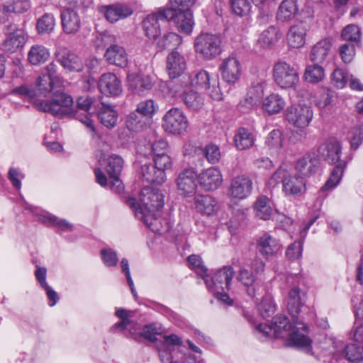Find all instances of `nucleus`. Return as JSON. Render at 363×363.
Returning <instances> with one entry per match:
<instances>
[{"label": "nucleus", "mask_w": 363, "mask_h": 363, "mask_svg": "<svg viewBox=\"0 0 363 363\" xmlns=\"http://www.w3.org/2000/svg\"><path fill=\"white\" fill-rule=\"evenodd\" d=\"M318 165L319 160L315 153L308 152L297 160L296 170L303 179L313 174L317 171Z\"/></svg>", "instance_id": "27"}, {"label": "nucleus", "mask_w": 363, "mask_h": 363, "mask_svg": "<svg viewBox=\"0 0 363 363\" xmlns=\"http://www.w3.org/2000/svg\"><path fill=\"white\" fill-rule=\"evenodd\" d=\"M298 13L297 0H283L278 7L276 17L280 22H290L296 18Z\"/></svg>", "instance_id": "31"}, {"label": "nucleus", "mask_w": 363, "mask_h": 363, "mask_svg": "<svg viewBox=\"0 0 363 363\" xmlns=\"http://www.w3.org/2000/svg\"><path fill=\"white\" fill-rule=\"evenodd\" d=\"M116 38L109 32H104L97 34L94 40V44L96 48L104 49L106 47H110L115 45Z\"/></svg>", "instance_id": "57"}, {"label": "nucleus", "mask_w": 363, "mask_h": 363, "mask_svg": "<svg viewBox=\"0 0 363 363\" xmlns=\"http://www.w3.org/2000/svg\"><path fill=\"white\" fill-rule=\"evenodd\" d=\"M195 52L202 58L211 60L219 56L222 51V38L220 34L201 33L194 42Z\"/></svg>", "instance_id": "7"}, {"label": "nucleus", "mask_w": 363, "mask_h": 363, "mask_svg": "<svg viewBox=\"0 0 363 363\" xmlns=\"http://www.w3.org/2000/svg\"><path fill=\"white\" fill-rule=\"evenodd\" d=\"M182 42L180 35L175 33H169L165 34L157 42V46L160 50L174 48L179 45Z\"/></svg>", "instance_id": "54"}, {"label": "nucleus", "mask_w": 363, "mask_h": 363, "mask_svg": "<svg viewBox=\"0 0 363 363\" xmlns=\"http://www.w3.org/2000/svg\"><path fill=\"white\" fill-rule=\"evenodd\" d=\"M273 79L281 89L294 88L298 84L299 77L294 66L285 61H278L273 67Z\"/></svg>", "instance_id": "10"}, {"label": "nucleus", "mask_w": 363, "mask_h": 363, "mask_svg": "<svg viewBox=\"0 0 363 363\" xmlns=\"http://www.w3.org/2000/svg\"><path fill=\"white\" fill-rule=\"evenodd\" d=\"M233 11L239 16L247 15L251 9L249 0H231Z\"/></svg>", "instance_id": "63"}, {"label": "nucleus", "mask_w": 363, "mask_h": 363, "mask_svg": "<svg viewBox=\"0 0 363 363\" xmlns=\"http://www.w3.org/2000/svg\"><path fill=\"white\" fill-rule=\"evenodd\" d=\"M252 190V181L245 175H238L230 181L227 195L235 200H242L248 197Z\"/></svg>", "instance_id": "16"}, {"label": "nucleus", "mask_w": 363, "mask_h": 363, "mask_svg": "<svg viewBox=\"0 0 363 363\" xmlns=\"http://www.w3.org/2000/svg\"><path fill=\"white\" fill-rule=\"evenodd\" d=\"M237 279L242 284L249 287L247 289V294L250 296H256V290L254 286L256 279L255 276L250 271L246 269H240Z\"/></svg>", "instance_id": "52"}, {"label": "nucleus", "mask_w": 363, "mask_h": 363, "mask_svg": "<svg viewBox=\"0 0 363 363\" xmlns=\"http://www.w3.org/2000/svg\"><path fill=\"white\" fill-rule=\"evenodd\" d=\"M167 21H173L177 29L184 33L190 34L193 30L194 23L191 11L174 12L172 18Z\"/></svg>", "instance_id": "36"}, {"label": "nucleus", "mask_w": 363, "mask_h": 363, "mask_svg": "<svg viewBox=\"0 0 363 363\" xmlns=\"http://www.w3.org/2000/svg\"><path fill=\"white\" fill-rule=\"evenodd\" d=\"M164 10L160 9L157 12L148 15L143 21L145 35L152 40L156 39L160 33V21H167L162 15Z\"/></svg>", "instance_id": "28"}, {"label": "nucleus", "mask_w": 363, "mask_h": 363, "mask_svg": "<svg viewBox=\"0 0 363 363\" xmlns=\"http://www.w3.org/2000/svg\"><path fill=\"white\" fill-rule=\"evenodd\" d=\"M6 35L1 44L2 50L6 52L14 53L21 50L27 40L26 32L14 24L6 26L4 28Z\"/></svg>", "instance_id": "13"}, {"label": "nucleus", "mask_w": 363, "mask_h": 363, "mask_svg": "<svg viewBox=\"0 0 363 363\" xmlns=\"http://www.w3.org/2000/svg\"><path fill=\"white\" fill-rule=\"evenodd\" d=\"M256 216L259 218L267 220L272 216V208L269 205V199L266 196H259L254 205Z\"/></svg>", "instance_id": "48"}, {"label": "nucleus", "mask_w": 363, "mask_h": 363, "mask_svg": "<svg viewBox=\"0 0 363 363\" xmlns=\"http://www.w3.org/2000/svg\"><path fill=\"white\" fill-rule=\"evenodd\" d=\"M220 170L215 167H208L198 174V184L205 191H215L223 183Z\"/></svg>", "instance_id": "18"}, {"label": "nucleus", "mask_w": 363, "mask_h": 363, "mask_svg": "<svg viewBox=\"0 0 363 363\" xmlns=\"http://www.w3.org/2000/svg\"><path fill=\"white\" fill-rule=\"evenodd\" d=\"M71 96L59 90L51 94L50 100H36L34 106L39 111L48 112L58 118L71 117L74 115Z\"/></svg>", "instance_id": "3"}, {"label": "nucleus", "mask_w": 363, "mask_h": 363, "mask_svg": "<svg viewBox=\"0 0 363 363\" xmlns=\"http://www.w3.org/2000/svg\"><path fill=\"white\" fill-rule=\"evenodd\" d=\"M100 92L106 96H118L123 91L121 81L111 72L103 74L98 82Z\"/></svg>", "instance_id": "23"}, {"label": "nucleus", "mask_w": 363, "mask_h": 363, "mask_svg": "<svg viewBox=\"0 0 363 363\" xmlns=\"http://www.w3.org/2000/svg\"><path fill=\"white\" fill-rule=\"evenodd\" d=\"M189 121L184 112L179 108L169 109L162 119L164 130L172 135H181L186 131Z\"/></svg>", "instance_id": "9"}, {"label": "nucleus", "mask_w": 363, "mask_h": 363, "mask_svg": "<svg viewBox=\"0 0 363 363\" xmlns=\"http://www.w3.org/2000/svg\"><path fill=\"white\" fill-rule=\"evenodd\" d=\"M153 164L162 173H166L167 170L172 167V159L169 155H161L152 157Z\"/></svg>", "instance_id": "62"}, {"label": "nucleus", "mask_w": 363, "mask_h": 363, "mask_svg": "<svg viewBox=\"0 0 363 363\" xmlns=\"http://www.w3.org/2000/svg\"><path fill=\"white\" fill-rule=\"evenodd\" d=\"M233 276V268L230 266H224L217 270L213 277H210L206 272L203 279L209 290H228Z\"/></svg>", "instance_id": "14"}, {"label": "nucleus", "mask_w": 363, "mask_h": 363, "mask_svg": "<svg viewBox=\"0 0 363 363\" xmlns=\"http://www.w3.org/2000/svg\"><path fill=\"white\" fill-rule=\"evenodd\" d=\"M164 199V196L159 189L145 187L140 193L139 203L135 199L130 198L128 203L135 211L141 210L146 213H153V216H155L163 208Z\"/></svg>", "instance_id": "6"}, {"label": "nucleus", "mask_w": 363, "mask_h": 363, "mask_svg": "<svg viewBox=\"0 0 363 363\" xmlns=\"http://www.w3.org/2000/svg\"><path fill=\"white\" fill-rule=\"evenodd\" d=\"M281 227L286 230L291 238H296L299 236L300 228L301 229L308 223H294V220L287 216H283L280 220Z\"/></svg>", "instance_id": "56"}, {"label": "nucleus", "mask_w": 363, "mask_h": 363, "mask_svg": "<svg viewBox=\"0 0 363 363\" xmlns=\"http://www.w3.org/2000/svg\"><path fill=\"white\" fill-rule=\"evenodd\" d=\"M33 86V89L37 96H48L52 94L54 91H56L58 86L56 82L50 79L46 74H42L39 76L35 82Z\"/></svg>", "instance_id": "40"}, {"label": "nucleus", "mask_w": 363, "mask_h": 363, "mask_svg": "<svg viewBox=\"0 0 363 363\" xmlns=\"http://www.w3.org/2000/svg\"><path fill=\"white\" fill-rule=\"evenodd\" d=\"M136 111L146 118H152L156 111L154 101L146 99L140 101L137 106Z\"/></svg>", "instance_id": "58"}, {"label": "nucleus", "mask_w": 363, "mask_h": 363, "mask_svg": "<svg viewBox=\"0 0 363 363\" xmlns=\"http://www.w3.org/2000/svg\"><path fill=\"white\" fill-rule=\"evenodd\" d=\"M352 148L357 149L363 141V127L360 125L354 126L348 133Z\"/></svg>", "instance_id": "59"}, {"label": "nucleus", "mask_w": 363, "mask_h": 363, "mask_svg": "<svg viewBox=\"0 0 363 363\" xmlns=\"http://www.w3.org/2000/svg\"><path fill=\"white\" fill-rule=\"evenodd\" d=\"M332 45V39L329 38L318 41L311 48L310 53L311 60L315 63L324 62L330 51Z\"/></svg>", "instance_id": "37"}, {"label": "nucleus", "mask_w": 363, "mask_h": 363, "mask_svg": "<svg viewBox=\"0 0 363 363\" xmlns=\"http://www.w3.org/2000/svg\"><path fill=\"white\" fill-rule=\"evenodd\" d=\"M189 82V75H184L180 79L170 82L167 86L168 94L172 98H182L189 108L199 110L203 105V98L188 85Z\"/></svg>", "instance_id": "5"}, {"label": "nucleus", "mask_w": 363, "mask_h": 363, "mask_svg": "<svg viewBox=\"0 0 363 363\" xmlns=\"http://www.w3.org/2000/svg\"><path fill=\"white\" fill-rule=\"evenodd\" d=\"M30 211L37 214L38 220L47 226H56L61 230H72V225L64 219H60L57 216L45 213L38 214L36 208L30 207Z\"/></svg>", "instance_id": "42"}, {"label": "nucleus", "mask_w": 363, "mask_h": 363, "mask_svg": "<svg viewBox=\"0 0 363 363\" xmlns=\"http://www.w3.org/2000/svg\"><path fill=\"white\" fill-rule=\"evenodd\" d=\"M282 184L283 191L287 196H298L306 191L303 179L292 174L286 164L281 165L269 179L267 185L274 188Z\"/></svg>", "instance_id": "4"}, {"label": "nucleus", "mask_w": 363, "mask_h": 363, "mask_svg": "<svg viewBox=\"0 0 363 363\" xmlns=\"http://www.w3.org/2000/svg\"><path fill=\"white\" fill-rule=\"evenodd\" d=\"M100 167L94 169L96 182L103 187H108L116 193L123 190L120 175L123 167V160L118 155H113L103 162L99 160Z\"/></svg>", "instance_id": "2"}, {"label": "nucleus", "mask_w": 363, "mask_h": 363, "mask_svg": "<svg viewBox=\"0 0 363 363\" xmlns=\"http://www.w3.org/2000/svg\"><path fill=\"white\" fill-rule=\"evenodd\" d=\"M195 0H169V6L162 9L163 16L167 18H172L174 12L191 11V7L194 4Z\"/></svg>", "instance_id": "44"}, {"label": "nucleus", "mask_w": 363, "mask_h": 363, "mask_svg": "<svg viewBox=\"0 0 363 363\" xmlns=\"http://www.w3.org/2000/svg\"><path fill=\"white\" fill-rule=\"evenodd\" d=\"M134 315L131 311H128L123 308H117L116 311V315L121 319V320L114 325L116 329H119L122 331L128 330L130 335L133 338L141 337L142 326L137 323H133L130 320Z\"/></svg>", "instance_id": "21"}, {"label": "nucleus", "mask_w": 363, "mask_h": 363, "mask_svg": "<svg viewBox=\"0 0 363 363\" xmlns=\"http://www.w3.org/2000/svg\"><path fill=\"white\" fill-rule=\"evenodd\" d=\"M55 57L67 72H81L83 70L84 63L82 59L66 48L56 51Z\"/></svg>", "instance_id": "20"}, {"label": "nucleus", "mask_w": 363, "mask_h": 363, "mask_svg": "<svg viewBox=\"0 0 363 363\" xmlns=\"http://www.w3.org/2000/svg\"><path fill=\"white\" fill-rule=\"evenodd\" d=\"M313 117V112L311 107L306 104L291 105L285 112L286 120L293 126L300 129L308 127Z\"/></svg>", "instance_id": "11"}, {"label": "nucleus", "mask_w": 363, "mask_h": 363, "mask_svg": "<svg viewBox=\"0 0 363 363\" xmlns=\"http://www.w3.org/2000/svg\"><path fill=\"white\" fill-rule=\"evenodd\" d=\"M342 146L335 138H330L323 143L318 147V152L325 161L329 164H337L338 162H345L341 160Z\"/></svg>", "instance_id": "19"}, {"label": "nucleus", "mask_w": 363, "mask_h": 363, "mask_svg": "<svg viewBox=\"0 0 363 363\" xmlns=\"http://www.w3.org/2000/svg\"><path fill=\"white\" fill-rule=\"evenodd\" d=\"M285 106L284 99L281 95L274 93L266 96L262 103V109L268 116L279 113Z\"/></svg>", "instance_id": "33"}, {"label": "nucleus", "mask_w": 363, "mask_h": 363, "mask_svg": "<svg viewBox=\"0 0 363 363\" xmlns=\"http://www.w3.org/2000/svg\"><path fill=\"white\" fill-rule=\"evenodd\" d=\"M315 220L316 218L309 220L301 229L300 228L299 236L294 238L296 240L289 245L286 250V255L289 259L291 260L298 259L302 256L303 240L307 235L308 230Z\"/></svg>", "instance_id": "29"}, {"label": "nucleus", "mask_w": 363, "mask_h": 363, "mask_svg": "<svg viewBox=\"0 0 363 363\" xmlns=\"http://www.w3.org/2000/svg\"><path fill=\"white\" fill-rule=\"evenodd\" d=\"M203 152L208 162L211 164H216L218 162L220 159V149L216 145L209 144L206 145L203 148Z\"/></svg>", "instance_id": "64"}, {"label": "nucleus", "mask_w": 363, "mask_h": 363, "mask_svg": "<svg viewBox=\"0 0 363 363\" xmlns=\"http://www.w3.org/2000/svg\"><path fill=\"white\" fill-rule=\"evenodd\" d=\"M347 167L346 162H338L331 171L330 177L322 187L321 190H330L338 185L342 179L345 169Z\"/></svg>", "instance_id": "46"}, {"label": "nucleus", "mask_w": 363, "mask_h": 363, "mask_svg": "<svg viewBox=\"0 0 363 363\" xmlns=\"http://www.w3.org/2000/svg\"><path fill=\"white\" fill-rule=\"evenodd\" d=\"M235 147L240 150L252 147L255 144V137L253 133L245 128H240L234 135Z\"/></svg>", "instance_id": "43"}, {"label": "nucleus", "mask_w": 363, "mask_h": 363, "mask_svg": "<svg viewBox=\"0 0 363 363\" xmlns=\"http://www.w3.org/2000/svg\"><path fill=\"white\" fill-rule=\"evenodd\" d=\"M140 172L143 178L149 183L162 184L167 178L166 173L155 167L154 164H145L141 166Z\"/></svg>", "instance_id": "41"}, {"label": "nucleus", "mask_w": 363, "mask_h": 363, "mask_svg": "<svg viewBox=\"0 0 363 363\" xmlns=\"http://www.w3.org/2000/svg\"><path fill=\"white\" fill-rule=\"evenodd\" d=\"M284 138L282 131L274 129L269 132L265 139L267 147L274 152L279 151L284 145Z\"/></svg>", "instance_id": "51"}, {"label": "nucleus", "mask_w": 363, "mask_h": 363, "mask_svg": "<svg viewBox=\"0 0 363 363\" xmlns=\"http://www.w3.org/2000/svg\"><path fill=\"white\" fill-rule=\"evenodd\" d=\"M194 206L197 212L210 216L217 211V201L210 195L199 194L194 197Z\"/></svg>", "instance_id": "35"}, {"label": "nucleus", "mask_w": 363, "mask_h": 363, "mask_svg": "<svg viewBox=\"0 0 363 363\" xmlns=\"http://www.w3.org/2000/svg\"><path fill=\"white\" fill-rule=\"evenodd\" d=\"M258 252L264 257L276 255L281 248L279 240L268 233L262 234L257 240Z\"/></svg>", "instance_id": "26"}, {"label": "nucleus", "mask_w": 363, "mask_h": 363, "mask_svg": "<svg viewBox=\"0 0 363 363\" xmlns=\"http://www.w3.org/2000/svg\"><path fill=\"white\" fill-rule=\"evenodd\" d=\"M31 8L30 0H11L6 1L0 7V11L3 13H23Z\"/></svg>", "instance_id": "45"}, {"label": "nucleus", "mask_w": 363, "mask_h": 363, "mask_svg": "<svg viewBox=\"0 0 363 363\" xmlns=\"http://www.w3.org/2000/svg\"><path fill=\"white\" fill-rule=\"evenodd\" d=\"M104 57L109 64L121 67H125L128 63L125 50L116 44L107 48Z\"/></svg>", "instance_id": "34"}, {"label": "nucleus", "mask_w": 363, "mask_h": 363, "mask_svg": "<svg viewBox=\"0 0 363 363\" xmlns=\"http://www.w3.org/2000/svg\"><path fill=\"white\" fill-rule=\"evenodd\" d=\"M186 67V62L184 57L178 51H172L167 57V70L170 78L180 79L184 75Z\"/></svg>", "instance_id": "25"}, {"label": "nucleus", "mask_w": 363, "mask_h": 363, "mask_svg": "<svg viewBox=\"0 0 363 363\" xmlns=\"http://www.w3.org/2000/svg\"><path fill=\"white\" fill-rule=\"evenodd\" d=\"M188 85L192 88L206 92L212 99L220 101L223 98L219 86V79L215 74H210L206 70H200L194 76L189 75Z\"/></svg>", "instance_id": "8"}, {"label": "nucleus", "mask_w": 363, "mask_h": 363, "mask_svg": "<svg viewBox=\"0 0 363 363\" xmlns=\"http://www.w3.org/2000/svg\"><path fill=\"white\" fill-rule=\"evenodd\" d=\"M62 27L67 34L77 33L81 27V19L78 13L71 9H67L61 13Z\"/></svg>", "instance_id": "32"}, {"label": "nucleus", "mask_w": 363, "mask_h": 363, "mask_svg": "<svg viewBox=\"0 0 363 363\" xmlns=\"http://www.w3.org/2000/svg\"><path fill=\"white\" fill-rule=\"evenodd\" d=\"M127 86L134 94L143 95L153 86L152 77L143 73H132L127 76Z\"/></svg>", "instance_id": "22"}, {"label": "nucleus", "mask_w": 363, "mask_h": 363, "mask_svg": "<svg viewBox=\"0 0 363 363\" xmlns=\"http://www.w3.org/2000/svg\"><path fill=\"white\" fill-rule=\"evenodd\" d=\"M135 216L155 233L162 235L167 233L170 229L169 222L167 219L160 217V211L153 216V213H146L141 210H136Z\"/></svg>", "instance_id": "17"}, {"label": "nucleus", "mask_w": 363, "mask_h": 363, "mask_svg": "<svg viewBox=\"0 0 363 363\" xmlns=\"http://www.w3.org/2000/svg\"><path fill=\"white\" fill-rule=\"evenodd\" d=\"M306 294L298 287H292L286 298V307L291 315V323L284 315H277L272 325L258 324L256 332L258 337L286 338V345L302 350L311 351V340L308 336V328L300 315L305 308Z\"/></svg>", "instance_id": "1"}, {"label": "nucleus", "mask_w": 363, "mask_h": 363, "mask_svg": "<svg viewBox=\"0 0 363 363\" xmlns=\"http://www.w3.org/2000/svg\"><path fill=\"white\" fill-rule=\"evenodd\" d=\"M306 28L302 23L291 26L286 34V41L289 47L292 49L302 48L306 43Z\"/></svg>", "instance_id": "30"}, {"label": "nucleus", "mask_w": 363, "mask_h": 363, "mask_svg": "<svg viewBox=\"0 0 363 363\" xmlns=\"http://www.w3.org/2000/svg\"><path fill=\"white\" fill-rule=\"evenodd\" d=\"M198 174L194 167L182 169L178 174L176 183L179 194L185 197L193 196L197 189Z\"/></svg>", "instance_id": "15"}, {"label": "nucleus", "mask_w": 363, "mask_h": 363, "mask_svg": "<svg viewBox=\"0 0 363 363\" xmlns=\"http://www.w3.org/2000/svg\"><path fill=\"white\" fill-rule=\"evenodd\" d=\"M282 37V33L278 27L272 26L263 30L258 39L257 44L264 48H270L277 44Z\"/></svg>", "instance_id": "38"}, {"label": "nucleus", "mask_w": 363, "mask_h": 363, "mask_svg": "<svg viewBox=\"0 0 363 363\" xmlns=\"http://www.w3.org/2000/svg\"><path fill=\"white\" fill-rule=\"evenodd\" d=\"M303 77L306 82L316 84L323 79L325 71L321 66L316 64L308 65L305 69Z\"/></svg>", "instance_id": "53"}, {"label": "nucleus", "mask_w": 363, "mask_h": 363, "mask_svg": "<svg viewBox=\"0 0 363 363\" xmlns=\"http://www.w3.org/2000/svg\"><path fill=\"white\" fill-rule=\"evenodd\" d=\"M101 108L98 114L101 123L108 128L115 127L118 120V113L113 108L101 104Z\"/></svg>", "instance_id": "47"}, {"label": "nucleus", "mask_w": 363, "mask_h": 363, "mask_svg": "<svg viewBox=\"0 0 363 363\" xmlns=\"http://www.w3.org/2000/svg\"><path fill=\"white\" fill-rule=\"evenodd\" d=\"M258 311L263 318L272 315L275 311V306L269 296L265 297L257 306Z\"/></svg>", "instance_id": "60"}, {"label": "nucleus", "mask_w": 363, "mask_h": 363, "mask_svg": "<svg viewBox=\"0 0 363 363\" xmlns=\"http://www.w3.org/2000/svg\"><path fill=\"white\" fill-rule=\"evenodd\" d=\"M55 25L56 21L54 15L45 13L38 19L36 30L39 34H48L54 30Z\"/></svg>", "instance_id": "50"}, {"label": "nucleus", "mask_w": 363, "mask_h": 363, "mask_svg": "<svg viewBox=\"0 0 363 363\" xmlns=\"http://www.w3.org/2000/svg\"><path fill=\"white\" fill-rule=\"evenodd\" d=\"M355 321L350 333V337L358 342H363V308L359 306L354 308Z\"/></svg>", "instance_id": "49"}, {"label": "nucleus", "mask_w": 363, "mask_h": 363, "mask_svg": "<svg viewBox=\"0 0 363 363\" xmlns=\"http://www.w3.org/2000/svg\"><path fill=\"white\" fill-rule=\"evenodd\" d=\"M49 50L43 45H33L28 51L27 60L34 66H39L44 64L50 58Z\"/></svg>", "instance_id": "39"}, {"label": "nucleus", "mask_w": 363, "mask_h": 363, "mask_svg": "<svg viewBox=\"0 0 363 363\" xmlns=\"http://www.w3.org/2000/svg\"><path fill=\"white\" fill-rule=\"evenodd\" d=\"M218 70L222 79L230 85L238 83L242 77L243 67L240 60L234 55H230L219 65Z\"/></svg>", "instance_id": "12"}, {"label": "nucleus", "mask_w": 363, "mask_h": 363, "mask_svg": "<svg viewBox=\"0 0 363 363\" xmlns=\"http://www.w3.org/2000/svg\"><path fill=\"white\" fill-rule=\"evenodd\" d=\"M344 356L350 362L357 363L363 360V347L354 344L348 345L343 350Z\"/></svg>", "instance_id": "55"}, {"label": "nucleus", "mask_w": 363, "mask_h": 363, "mask_svg": "<svg viewBox=\"0 0 363 363\" xmlns=\"http://www.w3.org/2000/svg\"><path fill=\"white\" fill-rule=\"evenodd\" d=\"M100 11L104 13L106 20L112 23L131 16L133 12L130 6L123 3L102 6Z\"/></svg>", "instance_id": "24"}, {"label": "nucleus", "mask_w": 363, "mask_h": 363, "mask_svg": "<svg viewBox=\"0 0 363 363\" xmlns=\"http://www.w3.org/2000/svg\"><path fill=\"white\" fill-rule=\"evenodd\" d=\"M343 40L350 42H359L361 38L359 28L354 24L346 26L342 32Z\"/></svg>", "instance_id": "61"}]
</instances>
